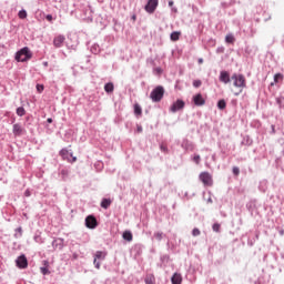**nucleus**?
<instances>
[{"mask_svg": "<svg viewBox=\"0 0 284 284\" xmlns=\"http://www.w3.org/2000/svg\"><path fill=\"white\" fill-rule=\"evenodd\" d=\"M14 59L16 61H18V63H26L27 61H30V59H32V51H30V48L23 47L16 52Z\"/></svg>", "mask_w": 284, "mask_h": 284, "instance_id": "nucleus-1", "label": "nucleus"}, {"mask_svg": "<svg viewBox=\"0 0 284 284\" xmlns=\"http://www.w3.org/2000/svg\"><path fill=\"white\" fill-rule=\"evenodd\" d=\"M164 94H165V88H163V85H158L151 91L150 99L152 100L153 103H160Z\"/></svg>", "mask_w": 284, "mask_h": 284, "instance_id": "nucleus-2", "label": "nucleus"}, {"mask_svg": "<svg viewBox=\"0 0 284 284\" xmlns=\"http://www.w3.org/2000/svg\"><path fill=\"white\" fill-rule=\"evenodd\" d=\"M59 154L61 159H63V161H68V163L77 162V156H73L72 151L68 150V148L60 150Z\"/></svg>", "mask_w": 284, "mask_h": 284, "instance_id": "nucleus-3", "label": "nucleus"}, {"mask_svg": "<svg viewBox=\"0 0 284 284\" xmlns=\"http://www.w3.org/2000/svg\"><path fill=\"white\" fill-rule=\"evenodd\" d=\"M105 256H108V253L103 251H97L94 254L93 265L95 270H101V262L99 261H105Z\"/></svg>", "mask_w": 284, "mask_h": 284, "instance_id": "nucleus-4", "label": "nucleus"}, {"mask_svg": "<svg viewBox=\"0 0 284 284\" xmlns=\"http://www.w3.org/2000/svg\"><path fill=\"white\" fill-rule=\"evenodd\" d=\"M85 227L89 230H97L99 227V222L94 215H88L84 220Z\"/></svg>", "mask_w": 284, "mask_h": 284, "instance_id": "nucleus-5", "label": "nucleus"}, {"mask_svg": "<svg viewBox=\"0 0 284 284\" xmlns=\"http://www.w3.org/2000/svg\"><path fill=\"white\" fill-rule=\"evenodd\" d=\"M231 79L234 81L233 85L235 88H245V77L243 74L234 73Z\"/></svg>", "mask_w": 284, "mask_h": 284, "instance_id": "nucleus-6", "label": "nucleus"}, {"mask_svg": "<svg viewBox=\"0 0 284 284\" xmlns=\"http://www.w3.org/2000/svg\"><path fill=\"white\" fill-rule=\"evenodd\" d=\"M156 8H159V0H149L144 7V10L149 14H154V12L156 11Z\"/></svg>", "mask_w": 284, "mask_h": 284, "instance_id": "nucleus-7", "label": "nucleus"}, {"mask_svg": "<svg viewBox=\"0 0 284 284\" xmlns=\"http://www.w3.org/2000/svg\"><path fill=\"white\" fill-rule=\"evenodd\" d=\"M183 108H185V101L178 99L175 102L172 103V105L170 106V112H172L173 114H176V112L183 110Z\"/></svg>", "mask_w": 284, "mask_h": 284, "instance_id": "nucleus-8", "label": "nucleus"}, {"mask_svg": "<svg viewBox=\"0 0 284 284\" xmlns=\"http://www.w3.org/2000/svg\"><path fill=\"white\" fill-rule=\"evenodd\" d=\"M246 209L251 213V216H254V214H258V202H256V200H251L246 204Z\"/></svg>", "mask_w": 284, "mask_h": 284, "instance_id": "nucleus-9", "label": "nucleus"}, {"mask_svg": "<svg viewBox=\"0 0 284 284\" xmlns=\"http://www.w3.org/2000/svg\"><path fill=\"white\" fill-rule=\"evenodd\" d=\"M16 265L19 270H26V267H28V257H26V254L18 256Z\"/></svg>", "mask_w": 284, "mask_h": 284, "instance_id": "nucleus-10", "label": "nucleus"}, {"mask_svg": "<svg viewBox=\"0 0 284 284\" xmlns=\"http://www.w3.org/2000/svg\"><path fill=\"white\" fill-rule=\"evenodd\" d=\"M82 19L87 21H92V8L90 6H87L82 9Z\"/></svg>", "mask_w": 284, "mask_h": 284, "instance_id": "nucleus-11", "label": "nucleus"}, {"mask_svg": "<svg viewBox=\"0 0 284 284\" xmlns=\"http://www.w3.org/2000/svg\"><path fill=\"white\" fill-rule=\"evenodd\" d=\"M193 103L197 108H201L202 105H205V100L203 98V94L197 93V94L193 95Z\"/></svg>", "mask_w": 284, "mask_h": 284, "instance_id": "nucleus-12", "label": "nucleus"}, {"mask_svg": "<svg viewBox=\"0 0 284 284\" xmlns=\"http://www.w3.org/2000/svg\"><path fill=\"white\" fill-rule=\"evenodd\" d=\"M63 43H65V36H63V34L57 36V37L53 39V45H54V48H62V47H63Z\"/></svg>", "mask_w": 284, "mask_h": 284, "instance_id": "nucleus-13", "label": "nucleus"}, {"mask_svg": "<svg viewBox=\"0 0 284 284\" xmlns=\"http://www.w3.org/2000/svg\"><path fill=\"white\" fill-rule=\"evenodd\" d=\"M12 132H13L14 136H22V134L26 132V129H23V126H21V124L16 123V124H13Z\"/></svg>", "mask_w": 284, "mask_h": 284, "instance_id": "nucleus-14", "label": "nucleus"}, {"mask_svg": "<svg viewBox=\"0 0 284 284\" xmlns=\"http://www.w3.org/2000/svg\"><path fill=\"white\" fill-rule=\"evenodd\" d=\"M200 181H202L204 185H210L212 183V175H210L207 172H203L200 174Z\"/></svg>", "mask_w": 284, "mask_h": 284, "instance_id": "nucleus-15", "label": "nucleus"}, {"mask_svg": "<svg viewBox=\"0 0 284 284\" xmlns=\"http://www.w3.org/2000/svg\"><path fill=\"white\" fill-rule=\"evenodd\" d=\"M220 81L221 83H230L232 81V79L230 78V72L227 71H221L220 72Z\"/></svg>", "mask_w": 284, "mask_h": 284, "instance_id": "nucleus-16", "label": "nucleus"}, {"mask_svg": "<svg viewBox=\"0 0 284 284\" xmlns=\"http://www.w3.org/2000/svg\"><path fill=\"white\" fill-rule=\"evenodd\" d=\"M63 243H64L63 239H61V237L54 239L52 241L53 250H63Z\"/></svg>", "mask_w": 284, "mask_h": 284, "instance_id": "nucleus-17", "label": "nucleus"}, {"mask_svg": "<svg viewBox=\"0 0 284 284\" xmlns=\"http://www.w3.org/2000/svg\"><path fill=\"white\" fill-rule=\"evenodd\" d=\"M171 283L172 284H181L183 283V277L179 273H174L171 277Z\"/></svg>", "mask_w": 284, "mask_h": 284, "instance_id": "nucleus-18", "label": "nucleus"}, {"mask_svg": "<svg viewBox=\"0 0 284 284\" xmlns=\"http://www.w3.org/2000/svg\"><path fill=\"white\" fill-rule=\"evenodd\" d=\"M267 185H268L267 180H262V181H260L257 187H258L260 192H262L263 194H265V192H267Z\"/></svg>", "mask_w": 284, "mask_h": 284, "instance_id": "nucleus-19", "label": "nucleus"}, {"mask_svg": "<svg viewBox=\"0 0 284 284\" xmlns=\"http://www.w3.org/2000/svg\"><path fill=\"white\" fill-rule=\"evenodd\" d=\"M144 246L143 244H135L133 246V252L135 253V256H141L143 254Z\"/></svg>", "mask_w": 284, "mask_h": 284, "instance_id": "nucleus-20", "label": "nucleus"}, {"mask_svg": "<svg viewBox=\"0 0 284 284\" xmlns=\"http://www.w3.org/2000/svg\"><path fill=\"white\" fill-rule=\"evenodd\" d=\"M43 265L44 266L40 267V272L41 274H43V276H48V274H50V270L48 268L50 265V262L43 261Z\"/></svg>", "mask_w": 284, "mask_h": 284, "instance_id": "nucleus-21", "label": "nucleus"}, {"mask_svg": "<svg viewBox=\"0 0 284 284\" xmlns=\"http://www.w3.org/2000/svg\"><path fill=\"white\" fill-rule=\"evenodd\" d=\"M144 283L145 284H156V277L154 274H146L144 277Z\"/></svg>", "mask_w": 284, "mask_h": 284, "instance_id": "nucleus-22", "label": "nucleus"}, {"mask_svg": "<svg viewBox=\"0 0 284 284\" xmlns=\"http://www.w3.org/2000/svg\"><path fill=\"white\" fill-rule=\"evenodd\" d=\"M252 143H254V140H252V138H250V135H244L241 141V145H246L247 148H250V145H252Z\"/></svg>", "mask_w": 284, "mask_h": 284, "instance_id": "nucleus-23", "label": "nucleus"}, {"mask_svg": "<svg viewBox=\"0 0 284 284\" xmlns=\"http://www.w3.org/2000/svg\"><path fill=\"white\" fill-rule=\"evenodd\" d=\"M181 148H182L183 150H185V151H187V150H193V148H192V142H190V140H187V139H184V140L182 141Z\"/></svg>", "mask_w": 284, "mask_h": 284, "instance_id": "nucleus-24", "label": "nucleus"}, {"mask_svg": "<svg viewBox=\"0 0 284 284\" xmlns=\"http://www.w3.org/2000/svg\"><path fill=\"white\" fill-rule=\"evenodd\" d=\"M104 92H106V94H112V92H114V83H112V82L105 83Z\"/></svg>", "mask_w": 284, "mask_h": 284, "instance_id": "nucleus-25", "label": "nucleus"}, {"mask_svg": "<svg viewBox=\"0 0 284 284\" xmlns=\"http://www.w3.org/2000/svg\"><path fill=\"white\" fill-rule=\"evenodd\" d=\"M122 239L124 241H128V243L132 242V239H133L132 231H124L122 233Z\"/></svg>", "mask_w": 284, "mask_h": 284, "instance_id": "nucleus-26", "label": "nucleus"}, {"mask_svg": "<svg viewBox=\"0 0 284 284\" xmlns=\"http://www.w3.org/2000/svg\"><path fill=\"white\" fill-rule=\"evenodd\" d=\"M110 205H112V200L104 197L101 201V207H103V210H108V207H110Z\"/></svg>", "mask_w": 284, "mask_h": 284, "instance_id": "nucleus-27", "label": "nucleus"}, {"mask_svg": "<svg viewBox=\"0 0 284 284\" xmlns=\"http://www.w3.org/2000/svg\"><path fill=\"white\" fill-rule=\"evenodd\" d=\"M276 105H278L280 110H284V97L280 95L275 99Z\"/></svg>", "mask_w": 284, "mask_h": 284, "instance_id": "nucleus-28", "label": "nucleus"}, {"mask_svg": "<svg viewBox=\"0 0 284 284\" xmlns=\"http://www.w3.org/2000/svg\"><path fill=\"white\" fill-rule=\"evenodd\" d=\"M256 241H258V233H256L254 237H251V236L247 237V245L250 247H253V245H254V243H256Z\"/></svg>", "mask_w": 284, "mask_h": 284, "instance_id": "nucleus-29", "label": "nucleus"}, {"mask_svg": "<svg viewBox=\"0 0 284 284\" xmlns=\"http://www.w3.org/2000/svg\"><path fill=\"white\" fill-rule=\"evenodd\" d=\"M170 39L171 41H179V39H181V31H173L170 34Z\"/></svg>", "mask_w": 284, "mask_h": 284, "instance_id": "nucleus-30", "label": "nucleus"}, {"mask_svg": "<svg viewBox=\"0 0 284 284\" xmlns=\"http://www.w3.org/2000/svg\"><path fill=\"white\" fill-rule=\"evenodd\" d=\"M14 239H21V236H23V229L21 226H19L18 229L14 230Z\"/></svg>", "mask_w": 284, "mask_h": 284, "instance_id": "nucleus-31", "label": "nucleus"}, {"mask_svg": "<svg viewBox=\"0 0 284 284\" xmlns=\"http://www.w3.org/2000/svg\"><path fill=\"white\" fill-rule=\"evenodd\" d=\"M91 52L92 54H99V52H101V47L98 43L92 44Z\"/></svg>", "mask_w": 284, "mask_h": 284, "instance_id": "nucleus-32", "label": "nucleus"}, {"mask_svg": "<svg viewBox=\"0 0 284 284\" xmlns=\"http://www.w3.org/2000/svg\"><path fill=\"white\" fill-rule=\"evenodd\" d=\"M217 108L219 110H225V108H227V102H225V100H219L217 101Z\"/></svg>", "mask_w": 284, "mask_h": 284, "instance_id": "nucleus-33", "label": "nucleus"}, {"mask_svg": "<svg viewBox=\"0 0 284 284\" xmlns=\"http://www.w3.org/2000/svg\"><path fill=\"white\" fill-rule=\"evenodd\" d=\"M59 174H60L62 181H65L68 179V174H69L68 169H61Z\"/></svg>", "mask_w": 284, "mask_h": 284, "instance_id": "nucleus-34", "label": "nucleus"}, {"mask_svg": "<svg viewBox=\"0 0 284 284\" xmlns=\"http://www.w3.org/2000/svg\"><path fill=\"white\" fill-rule=\"evenodd\" d=\"M161 263H163V265H168V263H170V255L164 254L160 257Z\"/></svg>", "mask_w": 284, "mask_h": 284, "instance_id": "nucleus-35", "label": "nucleus"}, {"mask_svg": "<svg viewBox=\"0 0 284 284\" xmlns=\"http://www.w3.org/2000/svg\"><path fill=\"white\" fill-rule=\"evenodd\" d=\"M19 19H28V11L26 9H22L18 13Z\"/></svg>", "mask_w": 284, "mask_h": 284, "instance_id": "nucleus-36", "label": "nucleus"}, {"mask_svg": "<svg viewBox=\"0 0 284 284\" xmlns=\"http://www.w3.org/2000/svg\"><path fill=\"white\" fill-rule=\"evenodd\" d=\"M16 113L18 114V116H26V109L23 106H19L16 110Z\"/></svg>", "mask_w": 284, "mask_h": 284, "instance_id": "nucleus-37", "label": "nucleus"}, {"mask_svg": "<svg viewBox=\"0 0 284 284\" xmlns=\"http://www.w3.org/2000/svg\"><path fill=\"white\" fill-rule=\"evenodd\" d=\"M143 110L141 109V105L135 104L134 105V114H136L138 116H140V114H142Z\"/></svg>", "mask_w": 284, "mask_h": 284, "instance_id": "nucleus-38", "label": "nucleus"}, {"mask_svg": "<svg viewBox=\"0 0 284 284\" xmlns=\"http://www.w3.org/2000/svg\"><path fill=\"white\" fill-rule=\"evenodd\" d=\"M278 81H283V74L282 73H275L274 74V82L278 83Z\"/></svg>", "mask_w": 284, "mask_h": 284, "instance_id": "nucleus-39", "label": "nucleus"}, {"mask_svg": "<svg viewBox=\"0 0 284 284\" xmlns=\"http://www.w3.org/2000/svg\"><path fill=\"white\" fill-rule=\"evenodd\" d=\"M213 232H216L217 234L221 233V225L219 223H214L212 225Z\"/></svg>", "mask_w": 284, "mask_h": 284, "instance_id": "nucleus-40", "label": "nucleus"}, {"mask_svg": "<svg viewBox=\"0 0 284 284\" xmlns=\"http://www.w3.org/2000/svg\"><path fill=\"white\" fill-rule=\"evenodd\" d=\"M153 236L156 241H163V232H156Z\"/></svg>", "mask_w": 284, "mask_h": 284, "instance_id": "nucleus-41", "label": "nucleus"}, {"mask_svg": "<svg viewBox=\"0 0 284 284\" xmlns=\"http://www.w3.org/2000/svg\"><path fill=\"white\" fill-rule=\"evenodd\" d=\"M33 241H36V243L42 244L43 243V237H41V235H39V234H36L33 236Z\"/></svg>", "mask_w": 284, "mask_h": 284, "instance_id": "nucleus-42", "label": "nucleus"}, {"mask_svg": "<svg viewBox=\"0 0 284 284\" xmlns=\"http://www.w3.org/2000/svg\"><path fill=\"white\" fill-rule=\"evenodd\" d=\"M225 41H226V43H234V36L227 34V36L225 37Z\"/></svg>", "mask_w": 284, "mask_h": 284, "instance_id": "nucleus-43", "label": "nucleus"}, {"mask_svg": "<svg viewBox=\"0 0 284 284\" xmlns=\"http://www.w3.org/2000/svg\"><path fill=\"white\" fill-rule=\"evenodd\" d=\"M154 74H158V77H160V74H163V69H161V67H158L155 69H153Z\"/></svg>", "mask_w": 284, "mask_h": 284, "instance_id": "nucleus-44", "label": "nucleus"}, {"mask_svg": "<svg viewBox=\"0 0 284 284\" xmlns=\"http://www.w3.org/2000/svg\"><path fill=\"white\" fill-rule=\"evenodd\" d=\"M201 85H203V82L201 80L193 81V88H201Z\"/></svg>", "mask_w": 284, "mask_h": 284, "instance_id": "nucleus-45", "label": "nucleus"}, {"mask_svg": "<svg viewBox=\"0 0 284 284\" xmlns=\"http://www.w3.org/2000/svg\"><path fill=\"white\" fill-rule=\"evenodd\" d=\"M234 176H239V174H241V169H239V166H233V170H232Z\"/></svg>", "mask_w": 284, "mask_h": 284, "instance_id": "nucleus-46", "label": "nucleus"}, {"mask_svg": "<svg viewBox=\"0 0 284 284\" xmlns=\"http://www.w3.org/2000/svg\"><path fill=\"white\" fill-rule=\"evenodd\" d=\"M192 236H201V230H199L197 227L193 229Z\"/></svg>", "mask_w": 284, "mask_h": 284, "instance_id": "nucleus-47", "label": "nucleus"}, {"mask_svg": "<svg viewBox=\"0 0 284 284\" xmlns=\"http://www.w3.org/2000/svg\"><path fill=\"white\" fill-rule=\"evenodd\" d=\"M193 161H194V163H196V165H199V163H201V155L195 154V155L193 156Z\"/></svg>", "mask_w": 284, "mask_h": 284, "instance_id": "nucleus-48", "label": "nucleus"}, {"mask_svg": "<svg viewBox=\"0 0 284 284\" xmlns=\"http://www.w3.org/2000/svg\"><path fill=\"white\" fill-rule=\"evenodd\" d=\"M24 196L28 199V197H30V196H32V191H30V189H27L26 191H24Z\"/></svg>", "mask_w": 284, "mask_h": 284, "instance_id": "nucleus-49", "label": "nucleus"}, {"mask_svg": "<svg viewBox=\"0 0 284 284\" xmlns=\"http://www.w3.org/2000/svg\"><path fill=\"white\" fill-rule=\"evenodd\" d=\"M45 19H47V21H49V23H52L54 18L52 17V14H47Z\"/></svg>", "mask_w": 284, "mask_h": 284, "instance_id": "nucleus-50", "label": "nucleus"}, {"mask_svg": "<svg viewBox=\"0 0 284 284\" xmlns=\"http://www.w3.org/2000/svg\"><path fill=\"white\" fill-rule=\"evenodd\" d=\"M44 90L43 84H37V91L42 92Z\"/></svg>", "mask_w": 284, "mask_h": 284, "instance_id": "nucleus-51", "label": "nucleus"}, {"mask_svg": "<svg viewBox=\"0 0 284 284\" xmlns=\"http://www.w3.org/2000/svg\"><path fill=\"white\" fill-rule=\"evenodd\" d=\"M271 133L276 134V126L274 124L271 125Z\"/></svg>", "mask_w": 284, "mask_h": 284, "instance_id": "nucleus-52", "label": "nucleus"}, {"mask_svg": "<svg viewBox=\"0 0 284 284\" xmlns=\"http://www.w3.org/2000/svg\"><path fill=\"white\" fill-rule=\"evenodd\" d=\"M160 150H161V152H168V146L161 145Z\"/></svg>", "mask_w": 284, "mask_h": 284, "instance_id": "nucleus-53", "label": "nucleus"}, {"mask_svg": "<svg viewBox=\"0 0 284 284\" xmlns=\"http://www.w3.org/2000/svg\"><path fill=\"white\" fill-rule=\"evenodd\" d=\"M172 6H174V1H173V0H170V1H169V7L172 8Z\"/></svg>", "mask_w": 284, "mask_h": 284, "instance_id": "nucleus-54", "label": "nucleus"}, {"mask_svg": "<svg viewBox=\"0 0 284 284\" xmlns=\"http://www.w3.org/2000/svg\"><path fill=\"white\" fill-rule=\"evenodd\" d=\"M172 12H179V9H176V7H172Z\"/></svg>", "mask_w": 284, "mask_h": 284, "instance_id": "nucleus-55", "label": "nucleus"}, {"mask_svg": "<svg viewBox=\"0 0 284 284\" xmlns=\"http://www.w3.org/2000/svg\"><path fill=\"white\" fill-rule=\"evenodd\" d=\"M52 121H53L52 118L47 119V123H52Z\"/></svg>", "mask_w": 284, "mask_h": 284, "instance_id": "nucleus-56", "label": "nucleus"}, {"mask_svg": "<svg viewBox=\"0 0 284 284\" xmlns=\"http://www.w3.org/2000/svg\"><path fill=\"white\" fill-rule=\"evenodd\" d=\"M138 132H143V128L142 126H138Z\"/></svg>", "mask_w": 284, "mask_h": 284, "instance_id": "nucleus-57", "label": "nucleus"}, {"mask_svg": "<svg viewBox=\"0 0 284 284\" xmlns=\"http://www.w3.org/2000/svg\"><path fill=\"white\" fill-rule=\"evenodd\" d=\"M197 63H203V58H200L199 60H197Z\"/></svg>", "mask_w": 284, "mask_h": 284, "instance_id": "nucleus-58", "label": "nucleus"}, {"mask_svg": "<svg viewBox=\"0 0 284 284\" xmlns=\"http://www.w3.org/2000/svg\"><path fill=\"white\" fill-rule=\"evenodd\" d=\"M62 57H63V59H65V57H68V54H65V52L62 51Z\"/></svg>", "mask_w": 284, "mask_h": 284, "instance_id": "nucleus-59", "label": "nucleus"}, {"mask_svg": "<svg viewBox=\"0 0 284 284\" xmlns=\"http://www.w3.org/2000/svg\"><path fill=\"white\" fill-rule=\"evenodd\" d=\"M43 65H44L45 68H48V62H43Z\"/></svg>", "mask_w": 284, "mask_h": 284, "instance_id": "nucleus-60", "label": "nucleus"}, {"mask_svg": "<svg viewBox=\"0 0 284 284\" xmlns=\"http://www.w3.org/2000/svg\"><path fill=\"white\" fill-rule=\"evenodd\" d=\"M207 202H209V203H212V197H209Z\"/></svg>", "mask_w": 284, "mask_h": 284, "instance_id": "nucleus-61", "label": "nucleus"}, {"mask_svg": "<svg viewBox=\"0 0 284 284\" xmlns=\"http://www.w3.org/2000/svg\"><path fill=\"white\" fill-rule=\"evenodd\" d=\"M132 19H133V20H136V16H132Z\"/></svg>", "mask_w": 284, "mask_h": 284, "instance_id": "nucleus-62", "label": "nucleus"}, {"mask_svg": "<svg viewBox=\"0 0 284 284\" xmlns=\"http://www.w3.org/2000/svg\"><path fill=\"white\" fill-rule=\"evenodd\" d=\"M184 196H187V192L184 194Z\"/></svg>", "mask_w": 284, "mask_h": 284, "instance_id": "nucleus-63", "label": "nucleus"}, {"mask_svg": "<svg viewBox=\"0 0 284 284\" xmlns=\"http://www.w3.org/2000/svg\"><path fill=\"white\" fill-rule=\"evenodd\" d=\"M281 234H283V231L281 232Z\"/></svg>", "mask_w": 284, "mask_h": 284, "instance_id": "nucleus-64", "label": "nucleus"}]
</instances>
